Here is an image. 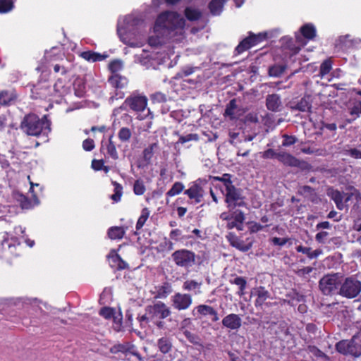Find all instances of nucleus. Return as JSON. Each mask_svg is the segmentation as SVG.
Masks as SVG:
<instances>
[{"instance_id": "nucleus-10", "label": "nucleus", "mask_w": 361, "mask_h": 361, "mask_svg": "<svg viewBox=\"0 0 361 361\" xmlns=\"http://www.w3.org/2000/svg\"><path fill=\"white\" fill-rule=\"evenodd\" d=\"M146 312L149 315L150 321L165 319L171 313L169 309L161 301L157 302L153 305L147 306Z\"/></svg>"}, {"instance_id": "nucleus-30", "label": "nucleus", "mask_w": 361, "mask_h": 361, "mask_svg": "<svg viewBox=\"0 0 361 361\" xmlns=\"http://www.w3.org/2000/svg\"><path fill=\"white\" fill-rule=\"evenodd\" d=\"M195 263V253L189 250H182V267H192Z\"/></svg>"}, {"instance_id": "nucleus-33", "label": "nucleus", "mask_w": 361, "mask_h": 361, "mask_svg": "<svg viewBox=\"0 0 361 361\" xmlns=\"http://www.w3.org/2000/svg\"><path fill=\"white\" fill-rule=\"evenodd\" d=\"M124 235L125 231L121 226H112L108 230V236L111 240L122 239Z\"/></svg>"}, {"instance_id": "nucleus-28", "label": "nucleus", "mask_w": 361, "mask_h": 361, "mask_svg": "<svg viewBox=\"0 0 361 361\" xmlns=\"http://www.w3.org/2000/svg\"><path fill=\"white\" fill-rule=\"evenodd\" d=\"M300 32L301 35L308 40H312L316 37V29L313 24L306 23L303 25Z\"/></svg>"}, {"instance_id": "nucleus-23", "label": "nucleus", "mask_w": 361, "mask_h": 361, "mask_svg": "<svg viewBox=\"0 0 361 361\" xmlns=\"http://www.w3.org/2000/svg\"><path fill=\"white\" fill-rule=\"evenodd\" d=\"M278 160L285 166L300 167L301 161L292 154L286 152H279Z\"/></svg>"}, {"instance_id": "nucleus-49", "label": "nucleus", "mask_w": 361, "mask_h": 361, "mask_svg": "<svg viewBox=\"0 0 361 361\" xmlns=\"http://www.w3.org/2000/svg\"><path fill=\"white\" fill-rule=\"evenodd\" d=\"M298 194L304 196L305 197L310 198L315 195V190L310 185H303L298 189Z\"/></svg>"}, {"instance_id": "nucleus-44", "label": "nucleus", "mask_w": 361, "mask_h": 361, "mask_svg": "<svg viewBox=\"0 0 361 361\" xmlns=\"http://www.w3.org/2000/svg\"><path fill=\"white\" fill-rule=\"evenodd\" d=\"M214 308L212 306L207 305H200L197 307H195V310H192V314L193 316H195V310H197V313L202 315V316H207L211 315L212 312Z\"/></svg>"}, {"instance_id": "nucleus-50", "label": "nucleus", "mask_w": 361, "mask_h": 361, "mask_svg": "<svg viewBox=\"0 0 361 361\" xmlns=\"http://www.w3.org/2000/svg\"><path fill=\"white\" fill-rule=\"evenodd\" d=\"M115 310L109 307H103L100 309L99 314L106 319H110L115 314Z\"/></svg>"}, {"instance_id": "nucleus-32", "label": "nucleus", "mask_w": 361, "mask_h": 361, "mask_svg": "<svg viewBox=\"0 0 361 361\" xmlns=\"http://www.w3.org/2000/svg\"><path fill=\"white\" fill-rule=\"evenodd\" d=\"M237 108L236 99H232L226 106L225 112L224 114V116L229 117L231 120H233L236 118L235 111Z\"/></svg>"}, {"instance_id": "nucleus-51", "label": "nucleus", "mask_w": 361, "mask_h": 361, "mask_svg": "<svg viewBox=\"0 0 361 361\" xmlns=\"http://www.w3.org/2000/svg\"><path fill=\"white\" fill-rule=\"evenodd\" d=\"M307 350L317 357L329 359V357L315 345H308Z\"/></svg>"}, {"instance_id": "nucleus-47", "label": "nucleus", "mask_w": 361, "mask_h": 361, "mask_svg": "<svg viewBox=\"0 0 361 361\" xmlns=\"http://www.w3.org/2000/svg\"><path fill=\"white\" fill-rule=\"evenodd\" d=\"M332 68V61L330 59L324 60L319 68V74L322 76L327 75Z\"/></svg>"}, {"instance_id": "nucleus-61", "label": "nucleus", "mask_w": 361, "mask_h": 361, "mask_svg": "<svg viewBox=\"0 0 361 361\" xmlns=\"http://www.w3.org/2000/svg\"><path fill=\"white\" fill-rule=\"evenodd\" d=\"M262 157L264 159H278V153L272 149H268L262 153Z\"/></svg>"}, {"instance_id": "nucleus-21", "label": "nucleus", "mask_w": 361, "mask_h": 361, "mask_svg": "<svg viewBox=\"0 0 361 361\" xmlns=\"http://www.w3.org/2000/svg\"><path fill=\"white\" fill-rule=\"evenodd\" d=\"M286 298L283 299V303L294 307L297 303L305 301V296L300 294L296 289H291L286 294Z\"/></svg>"}, {"instance_id": "nucleus-45", "label": "nucleus", "mask_w": 361, "mask_h": 361, "mask_svg": "<svg viewBox=\"0 0 361 361\" xmlns=\"http://www.w3.org/2000/svg\"><path fill=\"white\" fill-rule=\"evenodd\" d=\"M146 191V187L144 181L141 179H137L133 184V192L136 195H142Z\"/></svg>"}, {"instance_id": "nucleus-56", "label": "nucleus", "mask_w": 361, "mask_h": 361, "mask_svg": "<svg viewBox=\"0 0 361 361\" xmlns=\"http://www.w3.org/2000/svg\"><path fill=\"white\" fill-rule=\"evenodd\" d=\"M283 140L282 142V145L283 147H289L293 145H294L296 141L297 138L293 135H283Z\"/></svg>"}, {"instance_id": "nucleus-19", "label": "nucleus", "mask_w": 361, "mask_h": 361, "mask_svg": "<svg viewBox=\"0 0 361 361\" xmlns=\"http://www.w3.org/2000/svg\"><path fill=\"white\" fill-rule=\"evenodd\" d=\"M132 348H133V345L129 343H116L110 348L109 352L112 354H117L118 353L127 354L128 353H130L133 355L136 356L139 360H142L140 353L137 352H131Z\"/></svg>"}, {"instance_id": "nucleus-12", "label": "nucleus", "mask_w": 361, "mask_h": 361, "mask_svg": "<svg viewBox=\"0 0 361 361\" xmlns=\"http://www.w3.org/2000/svg\"><path fill=\"white\" fill-rule=\"evenodd\" d=\"M252 295L256 297L255 306L257 308H262L263 306L267 307H271L274 303L266 302L267 299L271 298V293L264 286H258L253 289Z\"/></svg>"}, {"instance_id": "nucleus-7", "label": "nucleus", "mask_w": 361, "mask_h": 361, "mask_svg": "<svg viewBox=\"0 0 361 361\" xmlns=\"http://www.w3.org/2000/svg\"><path fill=\"white\" fill-rule=\"evenodd\" d=\"M207 185V181L206 180L199 178L192 182L184 193L188 197L192 203L199 204L202 201L204 195V189Z\"/></svg>"}, {"instance_id": "nucleus-29", "label": "nucleus", "mask_w": 361, "mask_h": 361, "mask_svg": "<svg viewBox=\"0 0 361 361\" xmlns=\"http://www.w3.org/2000/svg\"><path fill=\"white\" fill-rule=\"evenodd\" d=\"M80 56L89 62L102 61L105 59L106 56L93 51H85L80 54Z\"/></svg>"}, {"instance_id": "nucleus-31", "label": "nucleus", "mask_w": 361, "mask_h": 361, "mask_svg": "<svg viewBox=\"0 0 361 361\" xmlns=\"http://www.w3.org/2000/svg\"><path fill=\"white\" fill-rule=\"evenodd\" d=\"M328 195L330 198L334 200L335 202L336 207L339 210H342L344 208L343 204V196L342 193L338 190H333L331 192H328Z\"/></svg>"}, {"instance_id": "nucleus-38", "label": "nucleus", "mask_w": 361, "mask_h": 361, "mask_svg": "<svg viewBox=\"0 0 361 361\" xmlns=\"http://www.w3.org/2000/svg\"><path fill=\"white\" fill-rule=\"evenodd\" d=\"M149 214L150 211L147 207H145L141 210V214L138 218L135 226L137 230H140L144 226L145 222L149 216Z\"/></svg>"}, {"instance_id": "nucleus-15", "label": "nucleus", "mask_w": 361, "mask_h": 361, "mask_svg": "<svg viewBox=\"0 0 361 361\" xmlns=\"http://www.w3.org/2000/svg\"><path fill=\"white\" fill-rule=\"evenodd\" d=\"M312 102L311 96L305 95L300 101H291L289 104L292 110L305 112L311 111Z\"/></svg>"}, {"instance_id": "nucleus-11", "label": "nucleus", "mask_w": 361, "mask_h": 361, "mask_svg": "<svg viewBox=\"0 0 361 361\" xmlns=\"http://www.w3.org/2000/svg\"><path fill=\"white\" fill-rule=\"evenodd\" d=\"M109 84L116 90L115 95L112 96V99H121L124 97V93L121 90L126 87L128 83L126 77L120 74L111 75L108 78Z\"/></svg>"}, {"instance_id": "nucleus-59", "label": "nucleus", "mask_w": 361, "mask_h": 361, "mask_svg": "<svg viewBox=\"0 0 361 361\" xmlns=\"http://www.w3.org/2000/svg\"><path fill=\"white\" fill-rule=\"evenodd\" d=\"M94 147V142L92 139L87 138L82 142V148L85 151H92Z\"/></svg>"}, {"instance_id": "nucleus-60", "label": "nucleus", "mask_w": 361, "mask_h": 361, "mask_svg": "<svg viewBox=\"0 0 361 361\" xmlns=\"http://www.w3.org/2000/svg\"><path fill=\"white\" fill-rule=\"evenodd\" d=\"M239 135V133H229L230 142L231 145L237 147V145L242 142L241 139H238Z\"/></svg>"}, {"instance_id": "nucleus-6", "label": "nucleus", "mask_w": 361, "mask_h": 361, "mask_svg": "<svg viewBox=\"0 0 361 361\" xmlns=\"http://www.w3.org/2000/svg\"><path fill=\"white\" fill-rule=\"evenodd\" d=\"M342 277L339 273L324 276L319 282V289L326 295L338 291Z\"/></svg>"}, {"instance_id": "nucleus-3", "label": "nucleus", "mask_w": 361, "mask_h": 361, "mask_svg": "<svg viewBox=\"0 0 361 361\" xmlns=\"http://www.w3.org/2000/svg\"><path fill=\"white\" fill-rule=\"evenodd\" d=\"M180 26V15L177 12L164 11L160 13L154 23V31L161 30H174Z\"/></svg>"}, {"instance_id": "nucleus-46", "label": "nucleus", "mask_w": 361, "mask_h": 361, "mask_svg": "<svg viewBox=\"0 0 361 361\" xmlns=\"http://www.w3.org/2000/svg\"><path fill=\"white\" fill-rule=\"evenodd\" d=\"M131 136V130L126 127L121 128L118 133V139L123 142L129 141Z\"/></svg>"}, {"instance_id": "nucleus-34", "label": "nucleus", "mask_w": 361, "mask_h": 361, "mask_svg": "<svg viewBox=\"0 0 361 361\" xmlns=\"http://www.w3.org/2000/svg\"><path fill=\"white\" fill-rule=\"evenodd\" d=\"M156 288L157 293L155 298H164L172 292L171 286L168 282L164 283L163 285L159 286Z\"/></svg>"}, {"instance_id": "nucleus-16", "label": "nucleus", "mask_w": 361, "mask_h": 361, "mask_svg": "<svg viewBox=\"0 0 361 361\" xmlns=\"http://www.w3.org/2000/svg\"><path fill=\"white\" fill-rule=\"evenodd\" d=\"M226 238L232 247L241 252H247L252 246V243H245L244 241L239 238L234 233H229L226 235Z\"/></svg>"}, {"instance_id": "nucleus-36", "label": "nucleus", "mask_w": 361, "mask_h": 361, "mask_svg": "<svg viewBox=\"0 0 361 361\" xmlns=\"http://www.w3.org/2000/svg\"><path fill=\"white\" fill-rule=\"evenodd\" d=\"M230 283L238 286V288H239V290L238 291V295L242 296L245 294V290L247 286V281L244 277L236 276L233 280L231 279Z\"/></svg>"}, {"instance_id": "nucleus-14", "label": "nucleus", "mask_w": 361, "mask_h": 361, "mask_svg": "<svg viewBox=\"0 0 361 361\" xmlns=\"http://www.w3.org/2000/svg\"><path fill=\"white\" fill-rule=\"evenodd\" d=\"M13 197L23 209H30L39 204V200L36 195H32L33 202L19 192H15Z\"/></svg>"}, {"instance_id": "nucleus-52", "label": "nucleus", "mask_w": 361, "mask_h": 361, "mask_svg": "<svg viewBox=\"0 0 361 361\" xmlns=\"http://www.w3.org/2000/svg\"><path fill=\"white\" fill-rule=\"evenodd\" d=\"M106 151H107V154L112 159H117L118 158L116 146H115L114 143L112 142L111 138L109 139V142L106 145Z\"/></svg>"}, {"instance_id": "nucleus-54", "label": "nucleus", "mask_w": 361, "mask_h": 361, "mask_svg": "<svg viewBox=\"0 0 361 361\" xmlns=\"http://www.w3.org/2000/svg\"><path fill=\"white\" fill-rule=\"evenodd\" d=\"M157 143H152L146 147L143 151V157L145 160H150L154 154V149L157 148Z\"/></svg>"}, {"instance_id": "nucleus-5", "label": "nucleus", "mask_w": 361, "mask_h": 361, "mask_svg": "<svg viewBox=\"0 0 361 361\" xmlns=\"http://www.w3.org/2000/svg\"><path fill=\"white\" fill-rule=\"evenodd\" d=\"M361 292V282L354 276L345 279L341 285L338 293L346 298H354Z\"/></svg>"}, {"instance_id": "nucleus-53", "label": "nucleus", "mask_w": 361, "mask_h": 361, "mask_svg": "<svg viewBox=\"0 0 361 361\" xmlns=\"http://www.w3.org/2000/svg\"><path fill=\"white\" fill-rule=\"evenodd\" d=\"M150 99L154 104L163 103L166 102V95L162 92H157L151 94Z\"/></svg>"}, {"instance_id": "nucleus-57", "label": "nucleus", "mask_w": 361, "mask_h": 361, "mask_svg": "<svg viewBox=\"0 0 361 361\" xmlns=\"http://www.w3.org/2000/svg\"><path fill=\"white\" fill-rule=\"evenodd\" d=\"M180 192V183L176 182L173 187L167 192L166 196L173 197L176 195H178Z\"/></svg>"}, {"instance_id": "nucleus-40", "label": "nucleus", "mask_w": 361, "mask_h": 361, "mask_svg": "<svg viewBox=\"0 0 361 361\" xmlns=\"http://www.w3.org/2000/svg\"><path fill=\"white\" fill-rule=\"evenodd\" d=\"M111 183L114 187V193L111 196V199L115 202H118L123 195V186L116 181H112Z\"/></svg>"}, {"instance_id": "nucleus-42", "label": "nucleus", "mask_w": 361, "mask_h": 361, "mask_svg": "<svg viewBox=\"0 0 361 361\" xmlns=\"http://www.w3.org/2000/svg\"><path fill=\"white\" fill-rule=\"evenodd\" d=\"M286 66L283 65L275 64L269 68V75L271 77H279L285 71Z\"/></svg>"}, {"instance_id": "nucleus-1", "label": "nucleus", "mask_w": 361, "mask_h": 361, "mask_svg": "<svg viewBox=\"0 0 361 361\" xmlns=\"http://www.w3.org/2000/svg\"><path fill=\"white\" fill-rule=\"evenodd\" d=\"M232 177L233 176L230 173H224L221 176L209 177L213 181H220L222 183V185H216V188L220 189L224 197V202L229 211L239 207H245L247 205L243 190L233 184Z\"/></svg>"}, {"instance_id": "nucleus-39", "label": "nucleus", "mask_w": 361, "mask_h": 361, "mask_svg": "<svg viewBox=\"0 0 361 361\" xmlns=\"http://www.w3.org/2000/svg\"><path fill=\"white\" fill-rule=\"evenodd\" d=\"M286 39V44H284L283 47H284V49H287L290 51V56L298 54L301 49L300 47L296 45L292 38H288V39Z\"/></svg>"}, {"instance_id": "nucleus-22", "label": "nucleus", "mask_w": 361, "mask_h": 361, "mask_svg": "<svg viewBox=\"0 0 361 361\" xmlns=\"http://www.w3.org/2000/svg\"><path fill=\"white\" fill-rule=\"evenodd\" d=\"M56 57L54 56L51 54H46L41 60V63H48L49 66H53L54 73H60L61 75H66L68 73L67 68L59 63H54Z\"/></svg>"}, {"instance_id": "nucleus-17", "label": "nucleus", "mask_w": 361, "mask_h": 361, "mask_svg": "<svg viewBox=\"0 0 361 361\" xmlns=\"http://www.w3.org/2000/svg\"><path fill=\"white\" fill-rule=\"evenodd\" d=\"M267 38V32H259L258 34H254L252 32H248V36L244 38L242 41L250 49L252 47H255Z\"/></svg>"}, {"instance_id": "nucleus-13", "label": "nucleus", "mask_w": 361, "mask_h": 361, "mask_svg": "<svg viewBox=\"0 0 361 361\" xmlns=\"http://www.w3.org/2000/svg\"><path fill=\"white\" fill-rule=\"evenodd\" d=\"M18 94L14 87L0 90V106H10L18 100Z\"/></svg>"}, {"instance_id": "nucleus-26", "label": "nucleus", "mask_w": 361, "mask_h": 361, "mask_svg": "<svg viewBox=\"0 0 361 361\" xmlns=\"http://www.w3.org/2000/svg\"><path fill=\"white\" fill-rule=\"evenodd\" d=\"M295 250L298 252H301L307 255V257L310 259H313L317 258L320 255L322 254V250L321 249H317L314 250H312V248L310 247H305L302 245H300L295 247Z\"/></svg>"}, {"instance_id": "nucleus-2", "label": "nucleus", "mask_w": 361, "mask_h": 361, "mask_svg": "<svg viewBox=\"0 0 361 361\" xmlns=\"http://www.w3.org/2000/svg\"><path fill=\"white\" fill-rule=\"evenodd\" d=\"M48 115H44L39 118L34 113L25 115L21 121L20 128L23 133L30 136L47 137L51 131V121Z\"/></svg>"}, {"instance_id": "nucleus-37", "label": "nucleus", "mask_w": 361, "mask_h": 361, "mask_svg": "<svg viewBox=\"0 0 361 361\" xmlns=\"http://www.w3.org/2000/svg\"><path fill=\"white\" fill-rule=\"evenodd\" d=\"M157 345L159 350L164 354L169 353L172 349L171 341L166 337L159 338L157 342Z\"/></svg>"}, {"instance_id": "nucleus-41", "label": "nucleus", "mask_w": 361, "mask_h": 361, "mask_svg": "<svg viewBox=\"0 0 361 361\" xmlns=\"http://www.w3.org/2000/svg\"><path fill=\"white\" fill-rule=\"evenodd\" d=\"M108 68L111 75L118 74V72L123 68V61L120 59H114L109 63Z\"/></svg>"}, {"instance_id": "nucleus-4", "label": "nucleus", "mask_w": 361, "mask_h": 361, "mask_svg": "<svg viewBox=\"0 0 361 361\" xmlns=\"http://www.w3.org/2000/svg\"><path fill=\"white\" fill-rule=\"evenodd\" d=\"M335 347L336 350L342 355H351L355 357L361 356V330L350 340L338 341Z\"/></svg>"}, {"instance_id": "nucleus-64", "label": "nucleus", "mask_w": 361, "mask_h": 361, "mask_svg": "<svg viewBox=\"0 0 361 361\" xmlns=\"http://www.w3.org/2000/svg\"><path fill=\"white\" fill-rule=\"evenodd\" d=\"M249 49L244 44L243 41H240L238 44V45L235 48L234 50V55L238 56L240 54L243 53L244 51L248 50Z\"/></svg>"}, {"instance_id": "nucleus-27", "label": "nucleus", "mask_w": 361, "mask_h": 361, "mask_svg": "<svg viewBox=\"0 0 361 361\" xmlns=\"http://www.w3.org/2000/svg\"><path fill=\"white\" fill-rule=\"evenodd\" d=\"M226 0H212L208 4V8L212 16H219L223 11Z\"/></svg>"}, {"instance_id": "nucleus-18", "label": "nucleus", "mask_w": 361, "mask_h": 361, "mask_svg": "<svg viewBox=\"0 0 361 361\" xmlns=\"http://www.w3.org/2000/svg\"><path fill=\"white\" fill-rule=\"evenodd\" d=\"M245 219L244 213L242 211L236 210L233 212V219L227 223L226 228L229 230L235 228L238 231H242Z\"/></svg>"}, {"instance_id": "nucleus-8", "label": "nucleus", "mask_w": 361, "mask_h": 361, "mask_svg": "<svg viewBox=\"0 0 361 361\" xmlns=\"http://www.w3.org/2000/svg\"><path fill=\"white\" fill-rule=\"evenodd\" d=\"M147 104V99L145 96L130 95L128 97L122 106L121 109L128 110V109L134 111H143Z\"/></svg>"}, {"instance_id": "nucleus-25", "label": "nucleus", "mask_w": 361, "mask_h": 361, "mask_svg": "<svg viewBox=\"0 0 361 361\" xmlns=\"http://www.w3.org/2000/svg\"><path fill=\"white\" fill-rule=\"evenodd\" d=\"M266 106L271 111H279L281 106L280 97L276 94H268L266 99Z\"/></svg>"}, {"instance_id": "nucleus-63", "label": "nucleus", "mask_w": 361, "mask_h": 361, "mask_svg": "<svg viewBox=\"0 0 361 361\" xmlns=\"http://www.w3.org/2000/svg\"><path fill=\"white\" fill-rule=\"evenodd\" d=\"M104 161L103 159H93L91 166L94 171H101L104 166Z\"/></svg>"}, {"instance_id": "nucleus-62", "label": "nucleus", "mask_w": 361, "mask_h": 361, "mask_svg": "<svg viewBox=\"0 0 361 361\" xmlns=\"http://www.w3.org/2000/svg\"><path fill=\"white\" fill-rule=\"evenodd\" d=\"M192 303V297L189 294L182 295V310L187 309Z\"/></svg>"}, {"instance_id": "nucleus-55", "label": "nucleus", "mask_w": 361, "mask_h": 361, "mask_svg": "<svg viewBox=\"0 0 361 361\" xmlns=\"http://www.w3.org/2000/svg\"><path fill=\"white\" fill-rule=\"evenodd\" d=\"M290 240L289 238H278L273 237L270 239V242L273 245L282 247Z\"/></svg>"}, {"instance_id": "nucleus-20", "label": "nucleus", "mask_w": 361, "mask_h": 361, "mask_svg": "<svg viewBox=\"0 0 361 361\" xmlns=\"http://www.w3.org/2000/svg\"><path fill=\"white\" fill-rule=\"evenodd\" d=\"M222 324L231 330H238L241 326V318L238 314L231 313L222 319Z\"/></svg>"}, {"instance_id": "nucleus-9", "label": "nucleus", "mask_w": 361, "mask_h": 361, "mask_svg": "<svg viewBox=\"0 0 361 361\" xmlns=\"http://www.w3.org/2000/svg\"><path fill=\"white\" fill-rule=\"evenodd\" d=\"M30 97L32 99H46L51 94V88L47 81H38L36 84H29Z\"/></svg>"}, {"instance_id": "nucleus-58", "label": "nucleus", "mask_w": 361, "mask_h": 361, "mask_svg": "<svg viewBox=\"0 0 361 361\" xmlns=\"http://www.w3.org/2000/svg\"><path fill=\"white\" fill-rule=\"evenodd\" d=\"M343 154L345 155H349L355 159H361V152L356 148L346 149L344 151Z\"/></svg>"}, {"instance_id": "nucleus-35", "label": "nucleus", "mask_w": 361, "mask_h": 361, "mask_svg": "<svg viewBox=\"0 0 361 361\" xmlns=\"http://www.w3.org/2000/svg\"><path fill=\"white\" fill-rule=\"evenodd\" d=\"M186 18L190 21H195L202 17V12L197 8L188 7L184 11Z\"/></svg>"}, {"instance_id": "nucleus-43", "label": "nucleus", "mask_w": 361, "mask_h": 361, "mask_svg": "<svg viewBox=\"0 0 361 361\" xmlns=\"http://www.w3.org/2000/svg\"><path fill=\"white\" fill-rule=\"evenodd\" d=\"M349 113L353 117L352 121L359 118L361 115V101H355L352 107L349 108Z\"/></svg>"}, {"instance_id": "nucleus-24", "label": "nucleus", "mask_w": 361, "mask_h": 361, "mask_svg": "<svg viewBox=\"0 0 361 361\" xmlns=\"http://www.w3.org/2000/svg\"><path fill=\"white\" fill-rule=\"evenodd\" d=\"M110 259V265L111 267H116L118 270H123L128 269V264L125 262L121 257L116 253L114 251H111L108 255Z\"/></svg>"}, {"instance_id": "nucleus-48", "label": "nucleus", "mask_w": 361, "mask_h": 361, "mask_svg": "<svg viewBox=\"0 0 361 361\" xmlns=\"http://www.w3.org/2000/svg\"><path fill=\"white\" fill-rule=\"evenodd\" d=\"M14 7L13 0H0V13H6L11 11Z\"/></svg>"}]
</instances>
